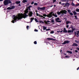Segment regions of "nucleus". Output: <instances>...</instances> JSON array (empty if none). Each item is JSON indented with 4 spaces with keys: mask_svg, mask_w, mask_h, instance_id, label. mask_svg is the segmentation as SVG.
I'll return each mask as SVG.
<instances>
[{
    "mask_svg": "<svg viewBox=\"0 0 79 79\" xmlns=\"http://www.w3.org/2000/svg\"><path fill=\"white\" fill-rule=\"evenodd\" d=\"M27 17V14L26 13H24V14L22 15H18L17 17H15V21H18V20H20L22 19V18H26Z\"/></svg>",
    "mask_w": 79,
    "mask_h": 79,
    "instance_id": "1",
    "label": "nucleus"
},
{
    "mask_svg": "<svg viewBox=\"0 0 79 79\" xmlns=\"http://www.w3.org/2000/svg\"><path fill=\"white\" fill-rule=\"evenodd\" d=\"M53 12H50L49 13V14L46 15V14H44L43 15V16H44V17H47L48 18H52V17L53 16Z\"/></svg>",
    "mask_w": 79,
    "mask_h": 79,
    "instance_id": "2",
    "label": "nucleus"
},
{
    "mask_svg": "<svg viewBox=\"0 0 79 79\" xmlns=\"http://www.w3.org/2000/svg\"><path fill=\"white\" fill-rule=\"evenodd\" d=\"M11 3V2L10 0H5L4 2V4L5 6H7L8 4Z\"/></svg>",
    "mask_w": 79,
    "mask_h": 79,
    "instance_id": "3",
    "label": "nucleus"
},
{
    "mask_svg": "<svg viewBox=\"0 0 79 79\" xmlns=\"http://www.w3.org/2000/svg\"><path fill=\"white\" fill-rule=\"evenodd\" d=\"M60 12L61 14H62L63 15H64V14H66L67 13V11L66 10H62L60 11Z\"/></svg>",
    "mask_w": 79,
    "mask_h": 79,
    "instance_id": "4",
    "label": "nucleus"
},
{
    "mask_svg": "<svg viewBox=\"0 0 79 79\" xmlns=\"http://www.w3.org/2000/svg\"><path fill=\"white\" fill-rule=\"evenodd\" d=\"M55 20L56 23H61V21L60 20H60V18L58 17L56 18L55 19Z\"/></svg>",
    "mask_w": 79,
    "mask_h": 79,
    "instance_id": "5",
    "label": "nucleus"
},
{
    "mask_svg": "<svg viewBox=\"0 0 79 79\" xmlns=\"http://www.w3.org/2000/svg\"><path fill=\"white\" fill-rule=\"evenodd\" d=\"M69 40L65 41L64 43H62V45H65V44H69Z\"/></svg>",
    "mask_w": 79,
    "mask_h": 79,
    "instance_id": "6",
    "label": "nucleus"
},
{
    "mask_svg": "<svg viewBox=\"0 0 79 79\" xmlns=\"http://www.w3.org/2000/svg\"><path fill=\"white\" fill-rule=\"evenodd\" d=\"M13 16L14 17V20H12V21H11L12 23H15V22L16 21V20H15V18H17L18 17H16L15 15H14Z\"/></svg>",
    "mask_w": 79,
    "mask_h": 79,
    "instance_id": "7",
    "label": "nucleus"
},
{
    "mask_svg": "<svg viewBox=\"0 0 79 79\" xmlns=\"http://www.w3.org/2000/svg\"><path fill=\"white\" fill-rule=\"evenodd\" d=\"M29 13H28L29 15V17H31L32 15H33V13L32 12V11H31L29 12Z\"/></svg>",
    "mask_w": 79,
    "mask_h": 79,
    "instance_id": "8",
    "label": "nucleus"
},
{
    "mask_svg": "<svg viewBox=\"0 0 79 79\" xmlns=\"http://www.w3.org/2000/svg\"><path fill=\"white\" fill-rule=\"evenodd\" d=\"M69 3L68 2H66V3H65V6H64V7L67 6V7H69Z\"/></svg>",
    "mask_w": 79,
    "mask_h": 79,
    "instance_id": "9",
    "label": "nucleus"
},
{
    "mask_svg": "<svg viewBox=\"0 0 79 79\" xmlns=\"http://www.w3.org/2000/svg\"><path fill=\"white\" fill-rule=\"evenodd\" d=\"M63 32L64 33H67V32H68V31H67L66 28H64L63 29Z\"/></svg>",
    "mask_w": 79,
    "mask_h": 79,
    "instance_id": "10",
    "label": "nucleus"
},
{
    "mask_svg": "<svg viewBox=\"0 0 79 79\" xmlns=\"http://www.w3.org/2000/svg\"><path fill=\"white\" fill-rule=\"evenodd\" d=\"M47 40H56V39H53L51 38H48L47 39Z\"/></svg>",
    "mask_w": 79,
    "mask_h": 79,
    "instance_id": "11",
    "label": "nucleus"
},
{
    "mask_svg": "<svg viewBox=\"0 0 79 79\" xmlns=\"http://www.w3.org/2000/svg\"><path fill=\"white\" fill-rule=\"evenodd\" d=\"M72 47H74V46H76V47H77V46H78V45L76 43H74L72 45Z\"/></svg>",
    "mask_w": 79,
    "mask_h": 79,
    "instance_id": "12",
    "label": "nucleus"
},
{
    "mask_svg": "<svg viewBox=\"0 0 79 79\" xmlns=\"http://www.w3.org/2000/svg\"><path fill=\"white\" fill-rule=\"evenodd\" d=\"M46 20H45L44 21V22L46 24H48V23H50V22L49 21V20H47V21Z\"/></svg>",
    "mask_w": 79,
    "mask_h": 79,
    "instance_id": "13",
    "label": "nucleus"
},
{
    "mask_svg": "<svg viewBox=\"0 0 79 79\" xmlns=\"http://www.w3.org/2000/svg\"><path fill=\"white\" fill-rule=\"evenodd\" d=\"M75 35H76V34H77V35H78L79 34V31H77V33H76V32H74Z\"/></svg>",
    "mask_w": 79,
    "mask_h": 79,
    "instance_id": "14",
    "label": "nucleus"
},
{
    "mask_svg": "<svg viewBox=\"0 0 79 79\" xmlns=\"http://www.w3.org/2000/svg\"><path fill=\"white\" fill-rule=\"evenodd\" d=\"M61 2H69V0H60Z\"/></svg>",
    "mask_w": 79,
    "mask_h": 79,
    "instance_id": "15",
    "label": "nucleus"
},
{
    "mask_svg": "<svg viewBox=\"0 0 79 79\" xmlns=\"http://www.w3.org/2000/svg\"><path fill=\"white\" fill-rule=\"evenodd\" d=\"M69 23H70V24H71V22L69 21H67L66 22V24L67 25H68V24H69Z\"/></svg>",
    "mask_w": 79,
    "mask_h": 79,
    "instance_id": "16",
    "label": "nucleus"
},
{
    "mask_svg": "<svg viewBox=\"0 0 79 79\" xmlns=\"http://www.w3.org/2000/svg\"><path fill=\"white\" fill-rule=\"evenodd\" d=\"M68 33H73V31H72L71 30H69L67 31Z\"/></svg>",
    "mask_w": 79,
    "mask_h": 79,
    "instance_id": "17",
    "label": "nucleus"
},
{
    "mask_svg": "<svg viewBox=\"0 0 79 79\" xmlns=\"http://www.w3.org/2000/svg\"><path fill=\"white\" fill-rule=\"evenodd\" d=\"M67 53H69L70 54H73V52L71 51H67Z\"/></svg>",
    "mask_w": 79,
    "mask_h": 79,
    "instance_id": "18",
    "label": "nucleus"
},
{
    "mask_svg": "<svg viewBox=\"0 0 79 79\" xmlns=\"http://www.w3.org/2000/svg\"><path fill=\"white\" fill-rule=\"evenodd\" d=\"M32 6H29L28 7H27V8L29 10H30V11H31L30 8H31V7H32Z\"/></svg>",
    "mask_w": 79,
    "mask_h": 79,
    "instance_id": "19",
    "label": "nucleus"
},
{
    "mask_svg": "<svg viewBox=\"0 0 79 79\" xmlns=\"http://www.w3.org/2000/svg\"><path fill=\"white\" fill-rule=\"evenodd\" d=\"M16 3V4H19V3H21V1H16L15 2Z\"/></svg>",
    "mask_w": 79,
    "mask_h": 79,
    "instance_id": "20",
    "label": "nucleus"
},
{
    "mask_svg": "<svg viewBox=\"0 0 79 79\" xmlns=\"http://www.w3.org/2000/svg\"><path fill=\"white\" fill-rule=\"evenodd\" d=\"M45 10V7H44L41 8V10L44 11V10Z\"/></svg>",
    "mask_w": 79,
    "mask_h": 79,
    "instance_id": "21",
    "label": "nucleus"
},
{
    "mask_svg": "<svg viewBox=\"0 0 79 79\" xmlns=\"http://www.w3.org/2000/svg\"><path fill=\"white\" fill-rule=\"evenodd\" d=\"M27 2V1L26 0H23V3H26V2Z\"/></svg>",
    "mask_w": 79,
    "mask_h": 79,
    "instance_id": "22",
    "label": "nucleus"
},
{
    "mask_svg": "<svg viewBox=\"0 0 79 79\" xmlns=\"http://www.w3.org/2000/svg\"><path fill=\"white\" fill-rule=\"evenodd\" d=\"M11 7H10L11 10H12L13 9H15V6H11Z\"/></svg>",
    "mask_w": 79,
    "mask_h": 79,
    "instance_id": "23",
    "label": "nucleus"
},
{
    "mask_svg": "<svg viewBox=\"0 0 79 79\" xmlns=\"http://www.w3.org/2000/svg\"><path fill=\"white\" fill-rule=\"evenodd\" d=\"M38 10H42V8H41L40 7H38Z\"/></svg>",
    "mask_w": 79,
    "mask_h": 79,
    "instance_id": "24",
    "label": "nucleus"
},
{
    "mask_svg": "<svg viewBox=\"0 0 79 79\" xmlns=\"http://www.w3.org/2000/svg\"><path fill=\"white\" fill-rule=\"evenodd\" d=\"M34 18H33L32 17L31 18L30 20H31V22H32L33 20H34Z\"/></svg>",
    "mask_w": 79,
    "mask_h": 79,
    "instance_id": "25",
    "label": "nucleus"
},
{
    "mask_svg": "<svg viewBox=\"0 0 79 79\" xmlns=\"http://www.w3.org/2000/svg\"><path fill=\"white\" fill-rule=\"evenodd\" d=\"M73 12L74 15H77V12H76V11H74Z\"/></svg>",
    "mask_w": 79,
    "mask_h": 79,
    "instance_id": "26",
    "label": "nucleus"
},
{
    "mask_svg": "<svg viewBox=\"0 0 79 79\" xmlns=\"http://www.w3.org/2000/svg\"><path fill=\"white\" fill-rule=\"evenodd\" d=\"M43 30H44V31H45V29L46 30L47 29V27L44 26H43Z\"/></svg>",
    "mask_w": 79,
    "mask_h": 79,
    "instance_id": "27",
    "label": "nucleus"
},
{
    "mask_svg": "<svg viewBox=\"0 0 79 79\" xmlns=\"http://www.w3.org/2000/svg\"><path fill=\"white\" fill-rule=\"evenodd\" d=\"M35 22H36V23H39V21H38V20H37V19L36 18H35Z\"/></svg>",
    "mask_w": 79,
    "mask_h": 79,
    "instance_id": "28",
    "label": "nucleus"
},
{
    "mask_svg": "<svg viewBox=\"0 0 79 79\" xmlns=\"http://www.w3.org/2000/svg\"><path fill=\"white\" fill-rule=\"evenodd\" d=\"M71 5L73 6H75V4H74V3H73V2H72L71 3Z\"/></svg>",
    "mask_w": 79,
    "mask_h": 79,
    "instance_id": "29",
    "label": "nucleus"
},
{
    "mask_svg": "<svg viewBox=\"0 0 79 79\" xmlns=\"http://www.w3.org/2000/svg\"><path fill=\"white\" fill-rule=\"evenodd\" d=\"M75 30V28H72V30L71 31H72V32H73Z\"/></svg>",
    "mask_w": 79,
    "mask_h": 79,
    "instance_id": "30",
    "label": "nucleus"
},
{
    "mask_svg": "<svg viewBox=\"0 0 79 79\" xmlns=\"http://www.w3.org/2000/svg\"><path fill=\"white\" fill-rule=\"evenodd\" d=\"M57 15H61V12H60L58 11L57 12Z\"/></svg>",
    "mask_w": 79,
    "mask_h": 79,
    "instance_id": "31",
    "label": "nucleus"
},
{
    "mask_svg": "<svg viewBox=\"0 0 79 79\" xmlns=\"http://www.w3.org/2000/svg\"><path fill=\"white\" fill-rule=\"evenodd\" d=\"M29 13V11L25 10L24 13H26V14Z\"/></svg>",
    "mask_w": 79,
    "mask_h": 79,
    "instance_id": "32",
    "label": "nucleus"
},
{
    "mask_svg": "<svg viewBox=\"0 0 79 79\" xmlns=\"http://www.w3.org/2000/svg\"><path fill=\"white\" fill-rule=\"evenodd\" d=\"M67 11L69 13H71V10H68Z\"/></svg>",
    "mask_w": 79,
    "mask_h": 79,
    "instance_id": "33",
    "label": "nucleus"
},
{
    "mask_svg": "<svg viewBox=\"0 0 79 79\" xmlns=\"http://www.w3.org/2000/svg\"><path fill=\"white\" fill-rule=\"evenodd\" d=\"M70 14V15L71 16H73V13L72 12H70L69 13Z\"/></svg>",
    "mask_w": 79,
    "mask_h": 79,
    "instance_id": "34",
    "label": "nucleus"
},
{
    "mask_svg": "<svg viewBox=\"0 0 79 79\" xmlns=\"http://www.w3.org/2000/svg\"><path fill=\"white\" fill-rule=\"evenodd\" d=\"M76 11H77V12H79V9H76Z\"/></svg>",
    "mask_w": 79,
    "mask_h": 79,
    "instance_id": "35",
    "label": "nucleus"
},
{
    "mask_svg": "<svg viewBox=\"0 0 79 79\" xmlns=\"http://www.w3.org/2000/svg\"><path fill=\"white\" fill-rule=\"evenodd\" d=\"M75 42H76V43H77V44H79V41H77L76 40H75Z\"/></svg>",
    "mask_w": 79,
    "mask_h": 79,
    "instance_id": "36",
    "label": "nucleus"
},
{
    "mask_svg": "<svg viewBox=\"0 0 79 79\" xmlns=\"http://www.w3.org/2000/svg\"><path fill=\"white\" fill-rule=\"evenodd\" d=\"M39 23H44V22H43L42 21H39Z\"/></svg>",
    "mask_w": 79,
    "mask_h": 79,
    "instance_id": "37",
    "label": "nucleus"
},
{
    "mask_svg": "<svg viewBox=\"0 0 79 79\" xmlns=\"http://www.w3.org/2000/svg\"><path fill=\"white\" fill-rule=\"evenodd\" d=\"M74 18L76 19H78V18L77 17V15H75L74 16Z\"/></svg>",
    "mask_w": 79,
    "mask_h": 79,
    "instance_id": "38",
    "label": "nucleus"
},
{
    "mask_svg": "<svg viewBox=\"0 0 79 79\" xmlns=\"http://www.w3.org/2000/svg\"><path fill=\"white\" fill-rule=\"evenodd\" d=\"M34 5L36 6H37L38 5V4L37 3H35L34 4Z\"/></svg>",
    "mask_w": 79,
    "mask_h": 79,
    "instance_id": "39",
    "label": "nucleus"
},
{
    "mask_svg": "<svg viewBox=\"0 0 79 79\" xmlns=\"http://www.w3.org/2000/svg\"><path fill=\"white\" fill-rule=\"evenodd\" d=\"M7 10H11V7H8L7 8Z\"/></svg>",
    "mask_w": 79,
    "mask_h": 79,
    "instance_id": "40",
    "label": "nucleus"
},
{
    "mask_svg": "<svg viewBox=\"0 0 79 79\" xmlns=\"http://www.w3.org/2000/svg\"><path fill=\"white\" fill-rule=\"evenodd\" d=\"M53 15H54V17H56V18L58 17V16H57L56 15H54V14H53Z\"/></svg>",
    "mask_w": 79,
    "mask_h": 79,
    "instance_id": "41",
    "label": "nucleus"
},
{
    "mask_svg": "<svg viewBox=\"0 0 79 79\" xmlns=\"http://www.w3.org/2000/svg\"><path fill=\"white\" fill-rule=\"evenodd\" d=\"M53 33H54V31H52L50 32V34H53Z\"/></svg>",
    "mask_w": 79,
    "mask_h": 79,
    "instance_id": "42",
    "label": "nucleus"
},
{
    "mask_svg": "<svg viewBox=\"0 0 79 79\" xmlns=\"http://www.w3.org/2000/svg\"><path fill=\"white\" fill-rule=\"evenodd\" d=\"M70 28H71V29H72L73 28V26L72 25H71L70 26Z\"/></svg>",
    "mask_w": 79,
    "mask_h": 79,
    "instance_id": "43",
    "label": "nucleus"
},
{
    "mask_svg": "<svg viewBox=\"0 0 79 79\" xmlns=\"http://www.w3.org/2000/svg\"><path fill=\"white\" fill-rule=\"evenodd\" d=\"M51 23H54V20L52 19L51 21Z\"/></svg>",
    "mask_w": 79,
    "mask_h": 79,
    "instance_id": "44",
    "label": "nucleus"
},
{
    "mask_svg": "<svg viewBox=\"0 0 79 79\" xmlns=\"http://www.w3.org/2000/svg\"><path fill=\"white\" fill-rule=\"evenodd\" d=\"M61 31H59V32H62L63 31V30H62V29H61Z\"/></svg>",
    "mask_w": 79,
    "mask_h": 79,
    "instance_id": "45",
    "label": "nucleus"
},
{
    "mask_svg": "<svg viewBox=\"0 0 79 79\" xmlns=\"http://www.w3.org/2000/svg\"><path fill=\"white\" fill-rule=\"evenodd\" d=\"M34 44H37V41H35L34 42Z\"/></svg>",
    "mask_w": 79,
    "mask_h": 79,
    "instance_id": "46",
    "label": "nucleus"
},
{
    "mask_svg": "<svg viewBox=\"0 0 79 79\" xmlns=\"http://www.w3.org/2000/svg\"><path fill=\"white\" fill-rule=\"evenodd\" d=\"M56 0H53L52 1H53V3H55V2H56Z\"/></svg>",
    "mask_w": 79,
    "mask_h": 79,
    "instance_id": "47",
    "label": "nucleus"
},
{
    "mask_svg": "<svg viewBox=\"0 0 79 79\" xmlns=\"http://www.w3.org/2000/svg\"><path fill=\"white\" fill-rule=\"evenodd\" d=\"M66 27L68 28L69 27V25H67L66 26Z\"/></svg>",
    "mask_w": 79,
    "mask_h": 79,
    "instance_id": "48",
    "label": "nucleus"
},
{
    "mask_svg": "<svg viewBox=\"0 0 79 79\" xmlns=\"http://www.w3.org/2000/svg\"><path fill=\"white\" fill-rule=\"evenodd\" d=\"M36 15L37 16H39V14H38V13H36Z\"/></svg>",
    "mask_w": 79,
    "mask_h": 79,
    "instance_id": "49",
    "label": "nucleus"
},
{
    "mask_svg": "<svg viewBox=\"0 0 79 79\" xmlns=\"http://www.w3.org/2000/svg\"><path fill=\"white\" fill-rule=\"evenodd\" d=\"M79 3H78V4H76L75 5L76 6H79Z\"/></svg>",
    "mask_w": 79,
    "mask_h": 79,
    "instance_id": "50",
    "label": "nucleus"
},
{
    "mask_svg": "<svg viewBox=\"0 0 79 79\" xmlns=\"http://www.w3.org/2000/svg\"><path fill=\"white\" fill-rule=\"evenodd\" d=\"M50 28L46 29V31H50Z\"/></svg>",
    "mask_w": 79,
    "mask_h": 79,
    "instance_id": "51",
    "label": "nucleus"
},
{
    "mask_svg": "<svg viewBox=\"0 0 79 79\" xmlns=\"http://www.w3.org/2000/svg\"><path fill=\"white\" fill-rule=\"evenodd\" d=\"M34 31H35V32H38V30L37 29H35Z\"/></svg>",
    "mask_w": 79,
    "mask_h": 79,
    "instance_id": "52",
    "label": "nucleus"
},
{
    "mask_svg": "<svg viewBox=\"0 0 79 79\" xmlns=\"http://www.w3.org/2000/svg\"><path fill=\"white\" fill-rule=\"evenodd\" d=\"M34 2H31V5H33V4H34Z\"/></svg>",
    "mask_w": 79,
    "mask_h": 79,
    "instance_id": "53",
    "label": "nucleus"
},
{
    "mask_svg": "<svg viewBox=\"0 0 79 79\" xmlns=\"http://www.w3.org/2000/svg\"><path fill=\"white\" fill-rule=\"evenodd\" d=\"M65 5V3H62L61 4V5Z\"/></svg>",
    "mask_w": 79,
    "mask_h": 79,
    "instance_id": "54",
    "label": "nucleus"
},
{
    "mask_svg": "<svg viewBox=\"0 0 79 79\" xmlns=\"http://www.w3.org/2000/svg\"><path fill=\"white\" fill-rule=\"evenodd\" d=\"M27 29H29V26H27Z\"/></svg>",
    "mask_w": 79,
    "mask_h": 79,
    "instance_id": "55",
    "label": "nucleus"
},
{
    "mask_svg": "<svg viewBox=\"0 0 79 79\" xmlns=\"http://www.w3.org/2000/svg\"><path fill=\"white\" fill-rule=\"evenodd\" d=\"M75 52H76V53H77L78 52V51H77V50H75Z\"/></svg>",
    "mask_w": 79,
    "mask_h": 79,
    "instance_id": "56",
    "label": "nucleus"
},
{
    "mask_svg": "<svg viewBox=\"0 0 79 79\" xmlns=\"http://www.w3.org/2000/svg\"><path fill=\"white\" fill-rule=\"evenodd\" d=\"M69 57V56H65V58H68Z\"/></svg>",
    "mask_w": 79,
    "mask_h": 79,
    "instance_id": "57",
    "label": "nucleus"
},
{
    "mask_svg": "<svg viewBox=\"0 0 79 79\" xmlns=\"http://www.w3.org/2000/svg\"><path fill=\"white\" fill-rule=\"evenodd\" d=\"M29 10V9L27 8V9H26V11H28Z\"/></svg>",
    "mask_w": 79,
    "mask_h": 79,
    "instance_id": "58",
    "label": "nucleus"
},
{
    "mask_svg": "<svg viewBox=\"0 0 79 79\" xmlns=\"http://www.w3.org/2000/svg\"><path fill=\"white\" fill-rule=\"evenodd\" d=\"M77 49L79 51V48H77Z\"/></svg>",
    "mask_w": 79,
    "mask_h": 79,
    "instance_id": "59",
    "label": "nucleus"
},
{
    "mask_svg": "<svg viewBox=\"0 0 79 79\" xmlns=\"http://www.w3.org/2000/svg\"><path fill=\"white\" fill-rule=\"evenodd\" d=\"M79 67L77 69V70H79Z\"/></svg>",
    "mask_w": 79,
    "mask_h": 79,
    "instance_id": "60",
    "label": "nucleus"
},
{
    "mask_svg": "<svg viewBox=\"0 0 79 79\" xmlns=\"http://www.w3.org/2000/svg\"><path fill=\"white\" fill-rule=\"evenodd\" d=\"M21 6V4H19V6Z\"/></svg>",
    "mask_w": 79,
    "mask_h": 79,
    "instance_id": "61",
    "label": "nucleus"
},
{
    "mask_svg": "<svg viewBox=\"0 0 79 79\" xmlns=\"http://www.w3.org/2000/svg\"><path fill=\"white\" fill-rule=\"evenodd\" d=\"M57 32H58V33H59V32H60V31H57Z\"/></svg>",
    "mask_w": 79,
    "mask_h": 79,
    "instance_id": "62",
    "label": "nucleus"
},
{
    "mask_svg": "<svg viewBox=\"0 0 79 79\" xmlns=\"http://www.w3.org/2000/svg\"><path fill=\"white\" fill-rule=\"evenodd\" d=\"M38 16H39L40 17H41V15H39Z\"/></svg>",
    "mask_w": 79,
    "mask_h": 79,
    "instance_id": "63",
    "label": "nucleus"
},
{
    "mask_svg": "<svg viewBox=\"0 0 79 79\" xmlns=\"http://www.w3.org/2000/svg\"><path fill=\"white\" fill-rule=\"evenodd\" d=\"M53 6V5H52L51 6H50V7L51 8V7H52Z\"/></svg>",
    "mask_w": 79,
    "mask_h": 79,
    "instance_id": "64",
    "label": "nucleus"
}]
</instances>
